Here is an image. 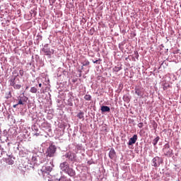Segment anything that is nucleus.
<instances>
[{
  "label": "nucleus",
  "mask_w": 181,
  "mask_h": 181,
  "mask_svg": "<svg viewBox=\"0 0 181 181\" xmlns=\"http://www.w3.org/2000/svg\"><path fill=\"white\" fill-rule=\"evenodd\" d=\"M100 110L102 112H110L111 111V109L108 106H102Z\"/></svg>",
  "instance_id": "nucleus-13"
},
{
  "label": "nucleus",
  "mask_w": 181,
  "mask_h": 181,
  "mask_svg": "<svg viewBox=\"0 0 181 181\" xmlns=\"http://www.w3.org/2000/svg\"><path fill=\"white\" fill-rule=\"evenodd\" d=\"M153 166L158 168L160 165V158L156 156L152 159Z\"/></svg>",
  "instance_id": "nucleus-8"
},
{
  "label": "nucleus",
  "mask_w": 181,
  "mask_h": 181,
  "mask_svg": "<svg viewBox=\"0 0 181 181\" xmlns=\"http://www.w3.org/2000/svg\"><path fill=\"white\" fill-rule=\"evenodd\" d=\"M84 99L86 100V101H91V95H86L84 96Z\"/></svg>",
  "instance_id": "nucleus-20"
},
{
  "label": "nucleus",
  "mask_w": 181,
  "mask_h": 181,
  "mask_svg": "<svg viewBox=\"0 0 181 181\" xmlns=\"http://www.w3.org/2000/svg\"><path fill=\"white\" fill-rule=\"evenodd\" d=\"M53 168L50 165H43L41 168V172L42 173L43 177L46 176V175H49L50 172H52Z\"/></svg>",
  "instance_id": "nucleus-4"
},
{
  "label": "nucleus",
  "mask_w": 181,
  "mask_h": 181,
  "mask_svg": "<svg viewBox=\"0 0 181 181\" xmlns=\"http://www.w3.org/2000/svg\"><path fill=\"white\" fill-rule=\"evenodd\" d=\"M34 135H35V136H39V135H40V133H35Z\"/></svg>",
  "instance_id": "nucleus-26"
},
{
  "label": "nucleus",
  "mask_w": 181,
  "mask_h": 181,
  "mask_svg": "<svg viewBox=\"0 0 181 181\" xmlns=\"http://www.w3.org/2000/svg\"><path fill=\"white\" fill-rule=\"evenodd\" d=\"M119 70H122V67H121V66H115L113 68V71H115L116 73H118V71H119Z\"/></svg>",
  "instance_id": "nucleus-16"
},
{
  "label": "nucleus",
  "mask_w": 181,
  "mask_h": 181,
  "mask_svg": "<svg viewBox=\"0 0 181 181\" xmlns=\"http://www.w3.org/2000/svg\"><path fill=\"white\" fill-rule=\"evenodd\" d=\"M138 127H139V128H142V127H144V123H142V122L139 123Z\"/></svg>",
  "instance_id": "nucleus-24"
},
{
  "label": "nucleus",
  "mask_w": 181,
  "mask_h": 181,
  "mask_svg": "<svg viewBox=\"0 0 181 181\" xmlns=\"http://www.w3.org/2000/svg\"><path fill=\"white\" fill-rule=\"evenodd\" d=\"M30 93H33V94H36L37 93V88L35 87H32L30 90Z\"/></svg>",
  "instance_id": "nucleus-17"
},
{
  "label": "nucleus",
  "mask_w": 181,
  "mask_h": 181,
  "mask_svg": "<svg viewBox=\"0 0 181 181\" xmlns=\"http://www.w3.org/2000/svg\"><path fill=\"white\" fill-rule=\"evenodd\" d=\"M28 88H29V86H27V87L25 88V90H28Z\"/></svg>",
  "instance_id": "nucleus-29"
},
{
  "label": "nucleus",
  "mask_w": 181,
  "mask_h": 181,
  "mask_svg": "<svg viewBox=\"0 0 181 181\" xmlns=\"http://www.w3.org/2000/svg\"><path fill=\"white\" fill-rule=\"evenodd\" d=\"M42 52L45 56H48L49 57H51L52 54L54 53V50L50 49V48H49L47 46H45V47L42 48Z\"/></svg>",
  "instance_id": "nucleus-5"
},
{
  "label": "nucleus",
  "mask_w": 181,
  "mask_h": 181,
  "mask_svg": "<svg viewBox=\"0 0 181 181\" xmlns=\"http://www.w3.org/2000/svg\"><path fill=\"white\" fill-rule=\"evenodd\" d=\"M70 168V165L68 164L67 162H64L60 164V169L62 172L66 173L68 169Z\"/></svg>",
  "instance_id": "nucleus-7"
},
{
  "label": "nucleus",
  "mask_w": 181,
  "mask_h": 181,
  "mask_svg": "<svg viewBox=\"0 0 181 181\" xmlns=\"http://www.w3.org/2000/svg\"><path fill=\"white\" fill-rule=\"evenodd\" d=\"M117 156V154L115 153V150L114 148H111L110 152H109V158L110 159H114Z\"/></svg>",
  "instance_id": "nucleus-11"
},
{
  "label": "nucleus",
  "mask_w": 181,
  "mask_h": 181,
  "mask_svg": "<svg viewBox=\"0 0 181 181\" xmlns=\"http://www.w3.org/2000/svg\"><path fill=\"white\" fill-rule=\"evenodd\" d=\"M163 152L165 156L170 157L173 153V150L170 149V146H169V144H166L164 146V148H163Z\"/></svg>",
  "instance_id": "nucleus-2"
},
{
  "label": "nucleus",
  "mask_w": 181,
  "mask_h": 181,
  "mask_svg": "<svg viewBox=\"0 0 181 181\" xmlns=\"http://www.w3.org/2000/svg\"><path fill=\"white\" fill-rule=\"evenodd\" d=\"M19 74L21 77H23V74H25V72L23 71V70H20L19 71Z\"/></svg>",
  "instance_id": "nucleus-22"
},
{
  "label": "nucleus",
  "mask_w": 181,
  "mask_h": 181,
  "mask_svg": "<svg viewBox=\"0 0 181 181\" xmlns=\"http://www.w3.org/2000/svg\"><path fill=\"white\" fill-rule=\"evenodd\" d=\"M78 118H79V119H83V118H84V112H79L77 115Z\"/></svg>",
  "instance_id": "nucleus-19"
},
{
  "label": "nucleus",
  "mask_w": 181,
  "mask_h": 181,
  "mask_svg": "<svg viewBox=\"0 0 181 181\" xmlns=\"http://www.w3.org/2000/svg\"><path fill=\"white\" fill-rule=\"evenodd\" d=\"M66 158H67L68 159H69V160H71V162H73L74 160V158H75V154L72 153H67L65 155Z\"/></svg>",
  "instance_id": "nucleus-12"
},
{
  "label": "nucleus",
  "mask_w": 181,
  "mask_h": 181,
  "mask_svg": "<svg viewBox=\"0 0 181 181\" xmlns=\"http://www.w3.org/2000/svg\"><path fill=\"white\" fill-rule=\"evenodd\" d=\"M81 64H83V66H90V62H88V60H87V59H86Z\"/></svg>",
  "instance_id": "nucleus-21"
},
{
  "label": "nucleus",
  "mask_w": 181,
  "mask_h": 181,
  "mask_svg": "<svg viewBox=\"0 0 181 181\" xmlns=\"http://www.w3.org/2000/svg\"><path fill=\"white\" fill-rule=\"evenodd\" d=\"M23 101H28V98H25L23 100H22V99H20L17 105H23Z\"/></svg>",
  "instance_id": "nucleus-15"
},
{
  "label": "nucleus",
  "mask_w": 181,
  "mask_h": 181,
  "mask_svg": "<svg viewBox=\"0 0 181 181\" xmlns=\"http://www.w3.org/2000/svg\"><path fill=\"white\" fill-rule=\"evenodd\" d=\"M57 149L56 146L53 144L50 145L47 148V156L49 158H53V156H54V153H56Z\"/></svg>",
  "instance_id": "nucleus-3"
},
{
  "label": "nucleus",
  "mask_w": 181,
  "mask_h": 181,
  "mask_svg": "<svg viewBox=\"0 0 181 181\" xmlns=\"http://www.w3.org/2000/svg\"><path fill=\"white\" fill-rule=\"evenodd\" d=\"M13 160H12V159H10L9 160H8V165H13Z\"/></svg>",
  "instance_id": "nucleus-23"
},
{
  "label": "nucleus",
  "mask_w": 181,
  "mask_h": 181,
  "mask_svg": "<svg viewBox=\"0 0 181 181\" xmlns=\"http://www.w3.org/2000/svg\"><path fill=\"white\" fill-rule=\"evenodd\" d=\"M13 108H16V107H18V104H16V105H13Z\"/></svg>",
  "instance_id": "nucleus-27"
},
{
  "label": "nucleus",
  "mask_w": 181,
  "mask_h": 181,
  "mask_svg": "<svg viewBox=\"0 0 181 181\" xmlns=\"http://www.w3.org/2000/svg\"><path fill=\"white\" fill-rule=\"evenodd\" d=\"M10 86L13 87L15 90H21L22 85H21V80L18 78V76H15L11 78L9 80Z\"/></svg>",
  "instance_id": "nucleus-1"
},
{
  "label": "nucleus",
  "mask_w": 181,
  "mask_h": 181,
  "mask_svg": "<svg viewBox=\"0 0 181 181\" xmlns=\"http://www.w3.org/2000/svg\"><path fill=\"white\" fill-rule=\"evenodd\" d=\"M65 173H67V175L71 177L76 176V171H74L73 168H68L67 171L65 172Z\"/></svg>",
  "instance_id": "nucleus-10"
},
{
  "label": "nucleus",
  "mask_w": 181,
  "mask_h": 181,
  "mask_svg": "<svg viewBox=\"0 0 181 181\" xmlns=\"http://www.w3.org/2000/svg\"><path fill=\"white\" fill-rule=\"evenodd\" d=\"M163 90H166V87H164V88H163Z\"/></svg>",
  "instance_id": "nucleus-30"
},
{
  "label": "nucleus",
  "mask_w": 181,
  "mask_h": 181,
  "mask_svg": "<svg viewBox=\"0 0 181 181\" xmlns=\"http://www.w3.org/2000/svg\"><path fill=\"white\" fill-rule=\"evenodd\" d=\"M56 181H67V178L64 176L61 177L60 178H56Z\"/></svg>",
  "instance_id": "nucleus-18"
},
{
  "label": "nucleus",
  "mask_w": 181,
  "mask_h": 181,
  "mask_svg": "<svg viewBox=\"0 0 181 181\" xmlns=\"http://www.w3.org/2000/svg\"><path fill=\"white\" fill-rule=\"evenodd\" d=\"M39 87H42V83H39Z\"/></svg>",
  "instance_id": "nucleus-28"
},
{
  "label": "nucleus",
  "mask_w": 181,
  "mask_h": 181,
  "mask_svg": "<svg viewBox=\"0 0 181 181\" xmlns=\"http://www.w3.org/2000/svg\"><path fill=\"white\" fill-rule=\"evenodd\" d=\"M134 91L139 97H144V88L139 86H135Z\"/></svg>",
  "instance_id": "nucleus-6"
},
{
  "label": "nucleus",
  "mask_w": 181,
  "mask_h": 181,
  "mask_svg": "<svg viewBox=\"0 0 181 181\" xmlns=\"http://www.w3.org/2000/svg\"><path fill=\"white\" fill-rule=\"evenodd\" d=\"M98 62H101V59H98V60H96V61H93V62L94 63V64H98Z\"/></svg>",
  "instance_id": "nucleus-25"
},
{
  "label": "nucleus",
  "mask_w": 181,
  "mask_h": 181,
  "mask_svg": "<svg viewBox=\"0 0 181 181\" xmlns=\"http://www.w3.org/2000/svg\"><path fill=\"white\" fill-rule=\"evenodd\" d=\"M159 139H160V138L159 136H157L156 139H154L153 140L152 144H153V146H156L158 142H159Z\"/></svg>",
  "instance_id": "nucleus-14"
},
{
  "label": "nucleus",
  "mask_w": 181,
  "mask_h": 181,
  "mask_svg": "<svg viewBox=\"0 0 181 181\" xmlns=\"http://www.w3.org/2000/svg\"><path fill=\"white\" fill-rule=\"evenodd\" d=\"M136 141H138V135L134 134L132 138H130V139L129 140V143L128 145L131 146V145H134V144H135L136 142Z\"/></svg>",
  "instance_id": "nucleus-9"
}]
</instances>
